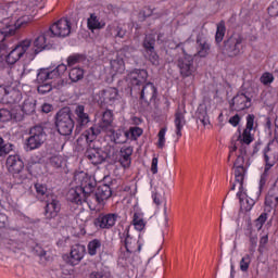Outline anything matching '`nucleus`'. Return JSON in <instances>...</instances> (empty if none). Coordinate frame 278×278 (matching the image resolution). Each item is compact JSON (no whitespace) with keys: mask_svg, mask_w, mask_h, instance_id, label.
<instances>
[{"mask_svg":"<svg viewBox=\"0 0 278 278\" xmlns=\"http://www.w3.org/2000/svg\"><path fill=\"white\" fill-rule=\"evenodd\" d=\"M52 88L51 81H49L40 84L37 90L40 92V94H47V92H51Z\"/></svg>","mask_w":278,"mask_h":278,"instance_id":"obj_54","label":"nucleus"},{"mask_svg":"<svg viewBox=\"0 0 278 278\" xmlns=\"http://www.w3.org/2000/svg\"><path fill=\"white\" fill-rule=\"evenodd\" d=\"M96 193L98 194V199H100V201L103 203L104 201H108L110 197H112V188L109 185H100L97 188Z\"/></svg>","mask_w":278,"mask_h":278,"instance_id":"obj_32","label":"nucleus"},{"mask_svg":"<svg viewBox=\"0 0 278 278\" xmlns=\"http://www.w3.org/2000/svg\"><path fill=\"white\" fill-rule=\"evenodd\" d=\"M244 38L240 35H232L224 42V52L229 58H236L242 53Z\"/></svg>","mask_w":278,"mask_h":278,"instance_id":"obj_9","label":"nucleus"},{"mask_svg":"<svg viewBox=\"0 0 278 278\" xmlns=\"http://www.w3.org/2000/svg\"><path fill=\"white\" fill-rule=\"evenodd\" d=\"M110 64L112 75H116V73H125V61L123 58L116 56L115 59L111 60Z\"/></svg>","mask_w":278,"mask_h":278,"instance_id":"obj_31","label":"nucleus"},{"mask_svg":"<svg viewBox=\"0 0 278 278\" xmlns=\"http://www.w3.org/2000/svg\"><path fill=\"white\" fill-rule=\"evenodd\" d=\"M124 247L127 253H140V251L142 250V244H140L136 239L129 236V230L124 231Z\"/></svg>","mask_w":278,"mask_h":278,"instance_id":"obj_22","label":"nucleus"},{"mask_svg":"<svg viewBox=\"0 0 278 278\" xmlns=\"http://www.w3.org/2000/svg\"><path fill=\"white\" fill-rule=\"evenodd\" d=\"M86 62V56L84 54H72L67 58L68 68L76 66V64H81Z\"/></svg>","mask_w":278,"mask_h":278,"instance_id":"obj_41","label":"nucleus"},{"mask_svg":"<svg viewBox=\"0 0 278 278\" xmlns=\"http://www.w3.org/2000/svg\"><path fill=\"white\" fill-rule=\"evenodd\" d=\"M47 141V132L42 126H34L30 128L29 137L27 139V150L35 151V149H40Z\"/></svg>","mask_w":278,"mask_h":278,"instance_id":"obj_7","label":"nucleus"},{"mask_svg":"<svg viewBox=\"0 0 278 278\" xmlns=\"http://www.w3.org/2000/svg\"><path fill=\"white\" fill-rule=\"evenodd\" d=\"M87 25L91 31L94 29H103V27H105V23L100 22L99 17L94 13H92L87 20Z\"/></svg>","mask_w":278,"mask_h":278,"instance_id":"obj_35","label":"nucleus"},{"mask_svg":"<svg viewBox=\"0 0 278 278\" xmlns=\"http://www.w3.org/2000/svg\"><path fill=\"white\" fill-rule=\"evenodd\" d=\"M8 36H14V26L7 25L0 29V52L8 51V46L4 42Z\"/></svg>","mask_w":278,"mask_h":278,"instance_id":"obj_27","label":"nucleus"},{"mask_svg":"<svg viewBox=\"0 0 278 278\" xmlns=\"http://www.w3.org/2000/svg\"><path fill=\"white\" fill-rule=\"evenodd\" d=\"M48 33L52 38H66V36H71V22L63 17L52 24Z\"/></svg>","mask_w":278,"mask_h":278,"instance_id":"obj_10","label":"nucleus"},{"mask_svg":"<svg viewBox=\"0 0 278 278\" xmlns=\"http://www.w3.org/2000/svg\"><path fill=\"white\" fill-rule=\"evenodd\" d=\"M50 164L51 166H53L54 168H62V159L60 156H53L50 160Z\"/></svg>","mask_w":278,"mask_h":278,"instance_id":"obj_56","label":"nucleus"},{"mask_svg":"<svg viewBox=\"0 0 278 278\" xmlns=\"http://www.w3.org/2000/svg\"><path fill=\"white\" fill-rule=\"evenodd\" d=\"M247 147H249L247 143H233L228 155V162L233 157V155L237 156L233 163L235 181L240 185L241 190L242 186H244V177L247 176V168L244 167V164H247V160H249V156L247 155Z\"/></svg>","mask_w":278,"mask_h":278,"instance_id":"obj_3","label":"nucleus"},{"mask_svg":"<svg viewBox=\"0 0 278 278\" xmlns=\"http://www.w3.org/2000/svg\"><path fill=\"white\" fill-rule=\"evenodd\" d=\"M143 49L146 50V58L153 64L157 66L160 64V56L155 52V38L151 35H147L143 40Z\"/></svg>","mask_w":278,"mask_h":278,"instance_id":"obj_15","label":"nucleus"},{"mask_svg":"<svg viewBox=\"0 0 278 278\" xmlns=\"http://www.w3.org/2000/svg\"><path fill=\"white\" fill-rule=\"evenodd\" d=\"M35 190H36V198L41 203L55 197V194L53 192H51V190H49V188H47V185H45V184L36 182Z\"/></svg>","mask_w":278,"mask_h":278,"instance_id":"obj_25","label":"nucleus"},{"mask_svg":"<svg viewBox=\"0 0 278 278\" xmlns=\"http://www.w3.org/2000/svg\"><path fill=\"white\" fill-rule=\"evenodd\" d=\"M7 167L9 173H21L23 168H25V164L23 163V159L20 155H9L7 159Z\"/></svg>","mask_w":278,"mask_h":278,"instance_id":"obj_19","label":"nucleus"},{"mask_svg":"<svg viewBox=\"0 0 278 278\" xmlns=\"http://www.w3.org/2000/svg\"><path fill=\"white\" fill-rule=\"evenodd\" d=\"M249 266H251V255L245 254L240 261V270H242V273H247V270H249Z\"/></svg>","mask_w":278,"mask_h":278,"instance_id":"obj_49","label":"nucleus"},{"mask_svg":"<svg viewBox=\"0 0 278 278\" xmlns=\"http://www.w3.org/2000/svg\"><path fill=\"white\" fill-rule=\"evenodd\" d=\"M265 205L267 207H277L278 206V197L277 195H270V193H268L265 198Z\"/></svg>","mask_w":278,"mask_h":278,"instance_id":"obj_50","label":"nucleus"},{"mask_svg":"<svg viewBox=\"0 0 278 278\" xmlns=\"http://www.w3.org/2000/svg\"><path fill=\"white\" fill-rule=\"evenodd\" d=\"M151 173L152 175H157V157L152 159Z\"/></svg>","mask_w":278,"mask_h":278,"instance_id":"obj_61","label":"nucleus"},{"mask_svg":"<svg viewBox=\"0 0 278 278\" xmlns=\"http://www.w3.org/2000/svg\"><path fill=\"white\" fill-rule=\"evenodd\" d=\"M229 106L230 110L235 112L249 110V108H251V97L247 96L244 92H239L229 101Z\"/></svg>","mask_w":278,"mask_h":278,"instance_id":"obj_14","label":"nucleus"},{"mask_svg":"<svg viewBox=\"0 0 278 278\" xmlns=\"http://www.w3.org/2000/svg\"><path fill=\"white\" fill-rule=\"evenodd\" d=\"M225 31H227V28L225 27V23L222 21L217 24V30L215 35V41L223 42V39L225 38Z\"/></svg>","mask_w":278,"mask_h":278,"instance_id":"obj_46","label":"nucleus"},{"mask_svg":"<svg viewBox=\"0 0 278 278\" xmlns=\"http://www.w3.org/2000/svg\"><path fill=\"white\" fill-rule=\"evenodd\" d=\"M13 147L14 146L12 143L7 142L0 137V157H5V155L12 151Z\"/></svg>","mask_w":278,"mask_h":278,"instance_id":"obj_43","label":"nucleus"},{"mask_svg":"<svg viewBox=\"0 0 278 278\" xmlns=\"http://www.w3.org/2000/svg\"><path fill=\"white\" fill-rule=\"evenodd\" d=\"M12 118H16V116H14L10 110L0 109V121L2 123H8V121H12Z\"/></svg>","mask_w":278,"mask_h":278,"instance_id":"obj_48","label":"nucleus"},{"mask_svg":"<svg viewBox=\"0 0 278 278\" xmlns=\"http://www.w3.org/2000/svg\"><path fill=\"white\" fill-rule=\"evenodd\" d=\"M27 23H29V16L25 15L20 17L14 25H11L12 27H14V33L16 31V29H21V27H25V25H27Z\"/></svg>","mask_w":278,"mask_h":278,"instance_id":"obj_52","label":"nucleus"},{"mask_svg":"<svg viewBox=\"0 0 278 278\" xmlns=\"http://www.w3.org/2000/svg\"><path fill=\"white\" fill-rule=\"evenodd\" d=\"M210 43L207 39L198 37L197 38V54L199 58H207L210 55Z\"/></svg>","mask_w":278,"mask_h":278,"instance_id":"obj_26","label":"nucleus"},{"mask_svg":"<svg viewBox=\"0 0 278 278\" xmlns=\"http://www.w3.org/2000/svg\"><path fill=\"white\" fill-rule=\"evenodd\" d=\"M84 255H86V247L81 244H75L71 249L70 253V264L72 266H77L81 260H84Z\"/></svg>","mask_w":278,"mask_h":278,"instance_id":"obj_20","label":"nucleus"},{"mask_svg":"<svg viewBox=\"0 0 278 278\" xmlns=\"http://www.w3.org/2000/svg\"><path fill=\"white\" fill-rule=\"evenodd\" d=\"M46 203L43 207V215L46 220H53V218H58V214H60L62 210V204L58 199V195L49 198L48 200L43 201Z\"/></svg>","mask_w":278,"mask_h":278,"instance_id":"obj_11","label":"nucleus"},{"mask_svg":"<svg viewBox=\"0 0 278 278\" xmlns=\"http://www.w3.org/2000/svg\"><path fill=\"white\" fill-rule=\"evenodd\" d=\"M51 79H55L53 76L52 70L41 68L37 74V83L45 84L51 81Z\"/></svg>","mask_w":278,"mask_h":278,"instance_id":"obj_33","label":"nucleus"},{"mask_svg":"<svg viewBox=\"0 0 278 278\" xmlns=\"http://www.w3.org/2000/svg\"><path fill=\"white\" fill-rule=\"evenodd\" d=\"M268 193H270V195L274 194V197H278V187L273 186V187L269 189Z\"/></svg>","mask_w":278,"mask_h":278,"instance_id":"obj_64","label":"nucleus"},{"mask_svg":"<svg viewBox=\"0 0 278 278\" xmlns=\"http://www.w3.org/2000/svg\"><path fill=\"white\" fill-rule=\"evenodd\" d=\"M273 75L265 73L263 74V76L261 77V83L264 84L265 86H268V84H273Z\"/></svg>","mask_w":278,"mask_h":278,"instance_id":"obj_57","label":"nucleus"},{"mask_svg":"<svg viewBox=\"0 0 278 278\" xmlns=\"http://www.w3.org/2000/svg\"><path fill=\"white\" fill-rule=\"evenodd\" d=\"M257 247V235L250 233V252L255 253V248Z\"/></svg>","mask_w":278,"mask_h":278,"instance_id":"obj_55","label":"nucleus"},{"mask_svg":"<svg viewBox=\"0 0 278 278\" xmlns=\"http://www.w3.org/2000/svg\"><path fill=\"white\" fill-rule=\"evenodd\" d=\"M113 140L115 144H125L129 139L127 137V131L123 129L113 130L111 129Z\"/></svg>","mask_w":278,"mask_h":278,"instance_id":"obj_34","label":"nucleus"},{"mask_svg":"<svg viewBox=\"0 0 278 278\" xmlns=\"http://www.w3.org/2000/svg\"><path fill=\"white\" fill-rule=\"evenodd\" d=\"M152 199L155 205H162V203L166 204V193L164 192V189L156 188L152 194Z\"/></svg>","mask_w":278,"mask_h":278,"instance_id":"obj_40","label":"nucleus"},{"mask_svg":"<svg viewBox=\"0 0 278 278\" xmlns=\"http://www.w3.org/2000/svg\"><path fill=\"white\" fill-rule=\"evenodd\" d=\"M132 225L137 231H142L144 229V219L142 218V213H135L132 218Z\"/></svg>","mask_w":278,"mask_h":278,"instance_id":"obj_42","label":"nucleus"},{"mask_svg":"<svg viewBox=\"0 0 278 278\" xmlns=\"http://www.w3.org/2000/svg\"><path fill=\"white\" fill-rule=\"evenodd\" d=\"M157 99V88L153 83H146L140 91V100L149 105Z\"/></svg>","mask_w":278,"mask_h":278,"instance_id":"obj_17","label":"nucleus"},{"mask_svg":"<svg viewBox=\"0 0 278 278\" xmlns=\"http://www.w3.org/2000/svg\"><path fill=\"white\" fill-rule=\"evenodd\" d=\"M148 78L149 73L147 70H134L128 74V81L132 86H143V84H147Z\"/></svg>","mask_w":278,"mask_h":278,"instance_id":"obj_18","label":"nucleus"},{"mask_svg":"<svg viewBox=\"0 0 278 278\" xmlns=\"http://www.w3.org/2000/svg\"><path fill=\"white\" fill-rule=\"evenodd\" d=\"M66 70H67L66 64H60L54 70H51L54 79H58V77H62V75H64L66 73Z\"/></svg>","mask_w":278,"mask_h":278,"instance_id":"obj_51","label":"nucleus"},{"mask_svg":"<svg viewBox=\"0 0 278 278\" xmlns=\"http://www.w3.org/2000/svg\"><path fill=\"white\" fill-rule=\"evenodd\" d=\"M118 97V90L116 88H108L102 91L101 98L103 99V103L111 104L116 101V98Z\"/></svg>","mask_w":278,"mask_h":278,"instance_id":"obj_29","label":"nucleus"},{"mask_svg":"<svg viewBox=\"0 0 278 278\" xmlns=\"http://www.w3.org/2000/svg\"><path fill=\"white\" fill-rule=\"evenodd\" d=\"M110 35L113 38H125L127 30L123 28V26L118 24H112L108 27Z\"/></svg>","mask_w":278,"mask_h":278,"instance_id":"obj_36","label":"nucleus"},{"mask_svg":"<svg viewBox=\"0 0 278 278\" xmlns=\"http://www.w3.org/2000/svg\"><path fill=\"white\" fill-rule=\"evenodd\" d=\"M112 121H114V115L112 114V111H104L99 127L91 126L89 129L85 131V134H83L81 138H84L88 144L94 142L97 136L101 134V130L105 131L108 130V128L112 126Z\"/></svg>","mask_w":278,"mask_h":278,"instance_id":"obj_5","label":"nucleus"},{"mask_svg":"<svg viewBox=\"0 0 278 278\" xmlns=\"http://www.w3.org/2000/svg\"><path fill=\"white\" fill-rule=\"evenodd\" d=\"M186 125V112L178 110L175 113V127H176V136L181 138V129Z\"/></svg>","mask_w":278,"mask_h":278,"instance_id":"obj_28","label":"nucleus"},{"mask_svg":"<svg viewBox=\"0 0 278 278\" xmlns=\"http://www.w3.org/2000/svg\"><path fill=\"white\" fill-rule=\"evenodd\" d=\"M126 136L128 140H138L140 136H142V128L135 126L130 127L128 131H126Z\"/></svg>","mask_w":278,"mask_h":278,"instance_id":"obj_44","label":"nucleus"},{"mask_svg":"<svg viewBox=\"0 0 278 278\" xmlns=\"http://www.w3.org/2000/svg\"><path fill=\"white\" fill-rule=\"evenodd\" d=\"M237 197L240 201L241 210L244 212H251L253 210V205H255V200L247 197V193H244V185H242V188H240L239 185V191L237 193Z\"/></svg>","mask_w":278,"mask_h":278,"instance_id":"obj_24","label":"nucleus"},{"mask_svg":"<svg viewBox=\"0 0 278 278\" xmlns=\"http://www.w3.org/2000/svg\"><path fill=\"white\" fill-rule=\"evenodd\" d=\"M197 118L198 123H202L204 127H207V125H210V116L207 115V111L203 109L198 110Z\"/></svg>","mask_w":278,"mask_h":278,"instance_id":"obj_45","label":"nucleus"},{"mask_svg":"<svg viewBox=\"0 0 278 278\" xmlns=\"http://www.w3.org/2000/svg\"><path fill=\"white\" fill-rule=\"evenodd\" d=\"M105 277V274L103 270H93L89 274V278H103Z\"/></svg>","mask_w":278,"mask_h":278,"instance_id":"obj_58","label":"nucleus"},{"mask_svg":"<svg viewBox=\"0 0 278 278\" xmlns=\"http://www.w3.org/2000/svg\"><path fill=\"white\" fill-rule=\"evenodd\" d=\"M36 253L39 257H47V251H45L42 248H37Z\"/></svg>","mask_w":278,"mask_h":278,"instance_id":"obj_63","label":"nucleus"},{"mask_svg":"<svg viewBox=\"0 0 278 278\" xmlns=\"http://www.w3.org/2000/svg\"><path fill=\"white\" fill-rule=\"evenodd\" d=\"M74 118L76 122L75 131L80 134V131H84L88 127V123H90V115L86 113V106L77 105L74 110Z\"/></svg>","mask_w":278,"mask_h":278,"instance_id":"obj_13","label":"nucleus"},{"mask_svg":"<svg viewBox=\"0 0 278 278\" xmlns=\"http://www.w3.org/2000/svg\"><path fill=\"white\" fill-rule=\"evenodd\" d=\"M245 121V128L243 129L242 134L239 132L237 140L238 142H241L243 144H251V142L255 140V137H253V135L251 134V131L255 129V115L248 114Z\"/></svg>","mask_w":278,"mask_h":278,"instance_id":"obj_12","label":"nucleus"},{"mask_svg":"<svg viewBox=\"0 0 278 278\" xmlns=\"http://www.w3.org/2000/svg\"><path fill=\"white\" fill-rule=\"evenodd\" d=\"M268 244V233L263 235L260 239V249H264Z\"/></svg>","mask_w":278,"mask_h":278,"instance_id":"obj_60","label":"nucleus"},{"mask_svg":"<svg viewBox=\"0 0 278 278\" xmlns=\"http://www.w3.org/2000/svg\"><path fill=\"white\" fill-rule=\"evenodd\" d=\"M177 67L179 68L180 76L194 77L197 75V65H194V58L185 53L177 60Z\"/></svg>","mask_w":278,"mask_h":278,"instance_id":"obj_8","label":"nucleus"},{"mask_svg":"<svg viewBox=\"0 0 278 278\" xmlns=\"http://www.w3.org/2000/svg\"><path fill=\"white\" fill-rule=\"evenodd\" d=\"M9 99L11 97L13 100H11V103H18L21 101V92L13 90L11 92H8V89L4 86H0V101H3V99Z\"/></svg>","mask_w":278,"mask_h":278,"instance_id":"obj_30","label":"nucleus"},{"mask_svg":"<svg viewBox=\"0 0 278 278\" xmlns=\"http://www.w3.org/2000/svg\"><path fill=\"white\" fill-rule=\"evenodd\" d=\"M117 220H118V214L116 213L100 214L94 219V225L100 229H112V227L116 225Z\"/></svg>","mask_w":278,"mask_h":278,"instance_id":"obj_16","label":"nucleus"},{"mask_svg":"<svg viewBox=\"0 0 278 278\" xmlns=\"http://www.w3.org/2000/svg\"><path fill=\"white\" fill-rule=\"evenodd\" d=\"M51 38L49 30L37 36L33 42L35 49L31 52L29 51L31 47V39H24L20 41L7 55V63L16 64L23 55H26L29 60H34L36 55L41 51H45V49H51L53 45Z\"/></svg>","mask_w":278,"mask_h":278,"instance_id":"obj_2","label":"nucleus"},{"mask_svg":"<svg viewBox=\"0 0 278 278\" xmlns=\"http://www.w3.org/2000/svg\"><path fill=\"white\" fill-rule=\"evenodd\" d=\"M159 141L157 147L159 149H164V144H166V128H161V130L157 134Z\"/></svg>","mask_w":278,"mask_h":278,"instance_id":"obj_53","label":"nucleus"},{"mask_svg":"<svg viewBox=\"0 0 278 278\" xmlns=\"http://www.w3.org/2000/svg\"><path fill=\"white\" fill-rule=\"evenodd\" d=\"M55 127L61 136H71L75 129V121L71 108L61 109L55 116Z\"/></svg>","mask_w":278,"mask_h":278,"instance_id":"obj_4","label":"nucleus"},{"mask_svg":"<svg viewBox=\"0 0 278 278\" xmlns=\"http://www.w3.org/2000/svg\"><path fill=\"white\" fill-rule=\"evenodd\" d=\"M74 181H77L79 186L68 190L66 199L70 203H74L75 205L87 203L90 210H94V206L102 203L97 192H94L97 180L92 176L79 172L74 175Z\"/></svg>","mask_w":278,"mask_h":278,"instance_id":"obj_1","label":"nucleus"},{"mask_svg":"<svg viewBox=\"0 0 278 278\" xmlns=\"http://www.w3.org/2000/svg\"><path fill=\"white\" fill-rule=\"evenodd\" d=\"M263 155L265 161L264 175H267L268 170L278 162V134H276L275 140L269 141L265 147Z\"/></svg>","mask_w":278,"mask_h":278,"instance_id":"obj_6","label":"nucleus"},{"mask_svg":"<svg viewBox=\"0 0 278 278\" xmlns=\"http://www.w3.org/2000/svg\"><path fill=\"white\" fill-rule=\"evenodd\" d=\"M53 111V105L49 104V103H45L41 106V112H43L45 114H49V112Z\"/></svg>","mask_w":278,"mask_h":278,"instance_id":"obj_62","label":"nucleus"},{"mask_svg":"<svg viewBox=\"0 0 278 278\" xmlns=\"http://www.w3.org/2000/svg\"><path fill=\"white\" fill-rule=\"evenodd\" d=\"M22 111L24 114H34L36 112V100L34 98L26 99L22 105Z\"/></svg>","mask_w":278,"mask_h":278,"instance_id":"obj_39","label":"nucleus"},{"mask_svg":"<svg viewBox=\"0 0 278 278\" xmlns=\"http://www.w3.org/2000/svg\"><path fill=\"white\" fill-rule=\"evenodd\" d=\"M68 78L73 84H77V81H81V79H84V68L72 67L68 73Z\"/></svg>","mask_w":278,"mask_h":278,"instance_id":"obj_37","label":"nucleus"},{"mask_svg":"<svg viewBox=\"0 0 278 278\" xmlns=\"http://www.w3.org/2000/svg\"><path fill=\"white\" fill-rule=\"evenodd\" d=\"M229 123L232 125V127H238V125H240V115L236 114L230 117Z\"/></svg>","mask_w":278,"mask_h":278,"instance_id":"obj_59","label":"nucleus"},{"mask_svg":"<svg viewBox=\"0 0 278 278\" xmlns=\"http://www.w3.org/2000/svg\"><path fill=\"white\" fill-rule=\"evenodd\" d=\"M101 247H103V243L99 239H93L89 241L87 245L88 254L91 256L97 255L101 251Z\"/></svg>","mask_w":278,"mask_h":278,"instance_id":"obj_38","label":"nucleus"},{"mask_svg":"<svg viewBox=\"0 0 278 278\" xmlns=\"http://www.w3.org/2000/svg\"><path fill=\"white\" fill-rule=\"evenodd\" d=\"M268 220V213H262L254 222V226L256 227L257 231L262 230L264 224Z\"/></svg>","mask_w":278,"mask_h":278,"instance_id":"obj_47","label":"nucleus"},{"mask_svg":"<svg viewBox=\"0 0 278 278\" xmlns=\"http://www.w3.org/2000/svg\"><path fill=\"white\" fill-rule=\"evenodd\" d=\"M131 155H134V147L124 146L119 150V164H122L123 168H129L131 166Z\"/></svg>","mask_w":278,"mask_h":278,"instance_id":"obj_23","label":"nucleus"},{"mask_svg":"<svg viewBox=\"0 0 278 278\" xmlns=\"http://www.w3.org/2000/svg\"><path fill=\"white\" fill-rule=\"evenodd\" d=\"M85 157H87V160L94 166L105 162V156H103V151L101 149L88 148L85 152Z\"/></svg>","mask_w":278,"mask_h":278,"instance_id":"obj_21","label":"nucleus"}]
</instances>
